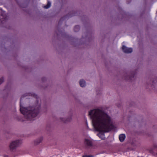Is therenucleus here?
I'll list each match as a JSON object with an SVG mask.
<instances>
[{
	"instance_id": "nucleus-10",
	"label": "nucleus",
	"mask_w": 157,
	"mask_h": 157,
	"mask_svg": "<svg viewBox=\"0 0 157 157\" xmlns=\"http://www.w3.org/2000/svg\"><path fill=\"white\" fill-rule=\"evenodd\" d=\"M79 84L82 87H84L86 85L85 81L83 79H81L79 81Z\"/></svg>"
},
{
	"instance_id": "nucleus-9",
	"label": "nucleus",
	"mask_w": 157,
	"mask_h": 157,
	"mask_svg": "<svg viewBox=\"0 0 157 157\" xmlns=\"http://www.w3.org/2000/svg\"><path fill=\"white\" fill-rule=\"evenodd\" d=\"M43 139L42 137H40L36 140L34 141V144L35 145H37L39 144L42 141Z\"/></svg>"
},
{
	"instance_id": "nucleus-16",
	"label": "nucleus",
	"mask_w": 157,
	"mask_h": 157,
	"mask_svg": "<svg viewBox=\"0 0 157 157\" xmlns=\"http://www.w3.org/2000/svg\"><path fill=\"white\" fill-rule=\"evenodd\" d=\"M41 80L43 82H44L47 81V79L45 77H43L41 78Z\"/></svg>"
},
{
	"instance_id": "nucleus-4",
	"label": "nucleus",
	"mask_w": 157,
	"mask_h": 157,
	"mask_svg": "<svg viewBox=\"0 0 157 157\" xmlns=\"http://www.w3.org/2000/svg\"><path fill=\"white\" fill-rule=\"evenodd\" d=\"M7 15L5 12L0 10V24L4 23L7 19Z\"/></svg>"
},
{
	"instance_id": "nucleus-6",
	"label": "nucleus",
	"mask_w": 157,
	"mask_h": 157,
	"mask_svg": "<svg viewBox=\"0 0 157 157\" xmlns=\"http://www.w3.org/2000/svg\"><path fill=\"white\" fill-rule=\"evenodd\" d=\"M121 48L123 52L125 53H130L132 52V48L127 47L124 45L122 46Z\"/></svg>"
},
{
	"instance_id": "nucleus-18",
	"label": "nucleus",
	"mask_w": 157,
	"mask_h": 157,
	"mask_svg": "<svg viewBox=\"0 0 157 157\" xmlns=\"http://www.w3.org/2000/svg\"><path fill=\"white\" fill-rule=\"evenodd\" d=\"M92 156L87 155H85L83 156H82V157H91Z\"/></svg>"
},
{
	"instance_id": "nucleus-8",
	"label": "nucleus",
	"mask_w": 157,
	"mask_h": 157,
	"mask_svg": "<svg viewBox=\"0 0 157 157\" xmlns=\"http://www.w3.org/2000/svg\"><path fill=\"white\" fill-rule=\"evenodd\" d=\"M60 120L64 122H67L70 121L72 119V117L71 116L67 118L64 116H61L60 117Z\"/></svg>"
},
{
	"instance_id": "nucleus-14",
	"label": "nucleus",
	"mask_w": 157,
	"mask_h": 157,
	"mask_svg": "<svg viewBox=\"0 0 157 157\" xmlns=\"http://www.w3.org/2000/svg\"><path fill=\"white\" fill-rule=\"evenodd\" d=\"M79 29V27L78 26H75L74 29V30L75 32H78Z\"/></svg>"
},
{
	"instance_id": "nucleus-5",
	"label": "nucleus",
	"mask_w": 157,
	"mask_h": 157,
	"mask_svg": "<svg viewBox=\"0 0 157 157\" xmlns=\"http://www.w3.org/2000/svg\"><path fill=\"white\" fill-rule=\"evenodd\" d=\"M84 144L85 146L87 147H91L93 146L92 140L90 138H85Z\"/></svg>"
},
{
	"instance_id": "nucleus-3",
	"label": "nucleus",
	"mask_w": 157,
	"mask_h": 157,
	"mask_svg": "<svg viewBox=\"0 0 157 157\" xmlns=\"http://www.w3.org/2000/svg\"><path fill=\"white\" fill-rule=\"evenodd\" d=\"M22 141L21 139H17L11 141L9 145L10 150L12 152L15 151L16 148L22 144Z\"/></svg>"
},
{
	"instance_id": "nucleus-11",
	"label": "nucleus",
	"mask_w": 157,
	"mask_h": 157,
	"mask_svg": "<svg viewBox=\"0 0 157 157\" xmlns=\"http://www.w3.org/2000/svg\"><path fill=\"white\" fill-rule=\"evenodd\" d=\"M125 138V135L124 134H122L119 136V138L120 141L123 142L124 141Z\"/></svg>"
},
{
	"instance_id": "nucleus-17",
	"label": "nucleus",
	"mask_w": 157,
	"mask_h": 157,
	"mask_svg": "<svg viewBox=\"0 0 157 157\" xmlns=\"http://www.w3.org/2000/svg\"><path fill=\"white\" fill-rule=\"evenodd\" d=\"M4 81V78L3 77L0 78V85Z\"/></svg>"
},
{
	"instance_id": "nucleus-15",
	"label": "nucleus",
	"mask_w": 157,
	"mask_h": 157,
	"mask_svg": "<svg viewBox=\"0 0 157 157\" xmlns=\"http://www.w3.org/2000/svg\"><path fill=\"white\" fill-rule=\"evenodd\" d=\"M34 94L29 93H27L25 94V97L28 96H34Z\"/></svg>"
},
{
	"instance_id": "nucleus-1",
	"label": "nucleus",
	"mask_w": 157,
	"mask_h": 157,
	"mask_svg": "<svg viewBox=\"0 0 157 157\" xmlns=\"http://www.w3.org/2000/svg\"><path fill=\"white\" fill-rule=\"evenodd\" d=\"M89 115L94 128L96 131L100 132L97 135L101 140L105 139L103 133L108 132L114 128L112 117L100 109L90 111Z\"/></svg>"
},
{
	"instance_id": "nucleus-12",
	"label": "nucleus",
	"mask_w": 157,
	"mask_h": 157,
	"mask_svg": "<svg viewBox=\"0 0 157 157\" xmlns=\"http://www.w3.org/2000/svg\"><path fill=\"white\" fill-rule=\"evenodd\" d=\"M124 77L125 78V79L127 80H131L132 79V78H133L134 77V75H133V76L130 77L129 76H128L126 74H124Z\"/></svg>"
},
{
	"instance_id": "nucleus-2",
	"label": "nucleus",
	"mask_w": 157,
	"mask_h": 157,
	"mask_svg": "<svg viewBox=\"0 0 157 157\" xmlns=\"http://www.w3.org/2000/svg\"><path fill=\"white\" fill-rule=\"evenodd\" d=\"M40 107V103L38 101L36 100L33 103L31 100L28 106L24 107L21 104L20 110L24 117L30 121L33 120L37 116L39 112Z\"/></svg>"
},
{
	"instance_id": "nucleus-13",
	"label": "nucleus",
	"mask_w": 157,
	"mask_h": 157,
	"mask_svg": "<svg viewBox=\"0 0 157 157\" xmlns=\"http://www.w3.org/2000/svg\"><path fill=\"white\" fill-rule=\"evenodd\" d=\"M51 5V3L49 2H48L47 5L44 6V7L45 9H48L50 7Z\"/></svg>"
},
{
	"instance_id": "nucleus-7",
	"label": "nucleus",
	"mask_w": 157,
	"mask_h": 157,
	"mask_svg": "<svg viewBox=\"0 0 157 157\" xmlns=\"http://www.w3.org/2000/svg\"><path fill=\"white\" fill-rule=\"evenodd\" d=\"M151 86L153 90L157 89V78L152 79L151 84Z\"/></svg>"
}]
</instances>
